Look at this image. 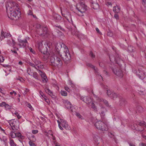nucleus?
I'll return each mask as SVG.
<instances>
[{
  "mask_svg": "<svg viewBox=\"0 0 146 146\" xmlns=\"http://www.w3.org/2000/svg\"><path fill=\"white\" fill-rule=\"evenodd\" d=\"M39 73L41 77L43 78L42 81L43 82H46L48 79L46 76L45 73L40 70H38Z\"/></svg>",
  "mask_w": 146,
  "mask_h": 146,
  "instance_id": "nucleus-12",
  "label": "nucleus"
},
{
  "mask_svg": "<svg viewBox=\"0 0 146 146\" xmlns=\"http://www.w3.org/2000/svg\"><path fill=\"white\" fill-rule=\"evenodd\" d=\"M33 77L35 79L38 80L39 78L38 77V74L36 72H34L33 74Z\"/></svg>",
  "mask_w": 146,
  "mask_h": 146,
  "instance_id": "nucleus-27",
  "label": "nucleus"
},
{
  "mask_svg": "<svg viewBox=\"0 0 146 146\" xmlns=\"http://www.w3.org/2000/svg\"><path fill=\"white\" fill-rule=\"evenodd\" d=\"M38 132V130H34L32 131V133L34 134L37 133Z\"/></svg>",
  "mask_w": 146,
  "mask_h": 146,
  "instance_id": "nucleus-48",
  "label": "nucleus"
},
{
  "mask_svg": "<svg viewBox=\"0 0 146 146\" xmlns=\"http://www.w3.org/2000/svg\"><path fill=\"white\" fill-rule=\"evenodd\" d=\"M53 142L54 145V146H60L58 144V143L56 141H54Z\"/></svg>",
  "mask_w": 146,
  "mask_h": 146,
  "instance_id": "nucleus-51",
  "label": "nucleus"
},
{
  "mask_svg": "<svg viewBox=\"0 0 146 146\" xmlns=\"http://www.w3.org/2000/svg\"><path fill=\"white\" fill-rule=\"evenodd\" d=\"M4 60V59L3 57L1 56H0V62H3Z\"/></svg>",
  "mask_w": 146,
  "mask_h": 146,
  "instance_id": "nucleus-47",
  "label": "nucleus"
},
{
  "mask_svg": "<svg viewBox=\"0 0 146 146\" xmlns=\"http://www.w3.org/2000/svg\"><path fill=\"white\" fill-rule=\"evenodd\" d=\"M10 135L13 138H15L17 136L16 133L13 131H11V132L10 133Z\"/></svg>",
  "mask_w": 146,
  "mask_h": 146,
  "instance_id": "nucleus-28",
  "label": "nucleus"
},
{
  "mask_svg": "<svg viewBox=\"0 0 146 146\" xmlns=\"http://www.w3.org/2000/svg\"><path fill=\"white\" fill-rule=\"evenodd\" d=\"M45 90L46 93H47L51 96H53V94L52 92L48 88H46L45 89Z\"/></svg>",
  "mask_w": 146,
  "mask_h": 146,
  "instance_id": "nucleus-21",
  "label": "nucleus"
},
{
  "mask_svg": "<svg viewBox=\"0 0 146 146\" xmlns=\"http://www.w3.org/2000/svg\"><path fill=\"white\" fill-rule=\"evenodd\" d=\"M63 102L66 107L68 109H70L72 112H73L74 111V107L69 101L67 100H65L63 101Z\"/></svg>",
  "mask_w": 146,
  "mask_h": 146,
  "instance_id": "nucleus-9",
  "label": "nucleus"
},
{
  "mask_svg": "<svg viewBox=\"0 0 146 146\" xmlns=\"http://www.w3.org/2000/svg\"><path fill=\"white\" fill-rule=\"evenodd\" d=\"M76 115L79 119H83L82 116L78 113L76 112Z\"/></svg>",
  "mask_w": 146,
  "mask_h": 146,
  "instance_id": "nucleus-34",
  "label": "nucleus"
},
{
  "mask_svg": "<svg viewBox=\"0 0 146 146\" xmlns=\"http://www.w3.org/2000/svg\"><path fill=\"white\" fill-rule=\"evenodd\" d=\"M64 89L66 90L68 92H70V89L67 86H65L64 87Z\"/></svg>",
  "mask_w": 146,
  "mask_h": 146,
  "instance_id": "nucleus-53",
  "label": "nucleus"
},
{
  "mask_svg": "<svg viewBox=\"0 0 146 146\" xmlns=\"http://www.w3.org/2000/svg\"><path fill=\"white\" fill-rule=\"evenodd\" d=\"M15 115L17 116V118L18 119H20L21 117V116H20L19 115V113L17 112H15V113H14Z\"/></svg>",
  "mask_w": 146,
  "mask_h": 146,
  "instance_id": "nucleus-38",
  "label": "nucleus"
},
{
  "mask_svg": "<svg viewBox=\"0 0 146 146\" xmlns=\"http://www.w3.org/2000/svg\"><path fill=\"white\" fill-rule=\"evenodd\" d=\"M120 10V8L119 7L116 6L113 7V11L115 13H119Z\"/></svg>",
  "mask_w": 146,
  "mask_h": 146,
  "instance_id": "nucleus-20",
  "label": "nucleus"
},
{
  "mask_svg": "<svg viewBox=\"0 0 146 146\" xmlns=\"http://www.w3.org/2000/svg\"><path fill=\"white\" fill-rule=\"evenodd\" d=\"M10 144L11 146H17L16 144L14 143V141L12 139H10Z\"/></svg>",
  "mask_w": 146,
  "mask_h": 146,
  "instance_id": "nucleus-30",
  "label": "nucleus"
},
{
  "mask_svg": "<svg viewBox=\"0 0 146 146\" xmlns=\"http://www.w3.org/2000/svg\"><path fill=\"white\" fill-rule=\"evenodd\" d=\"M128 50L130 52H133L135 50V48L132 46H128Z\"/></svg>",
  "mask_w": 146,
  "mask_h": 146,
  "instance_id": "nucleus-25",
  "label": "nucleus"
},
{
  "mask_svg": "<svg viewBox=\"0 0 146 146\" xmlns=\"http://www.w3.org/2000/svg\"><path fill=\"white\" fill-rule=\"evenodd\" d=\"M91 6L93 9H99V6L98 3L95 2L94 3L93 2H91Z\"/></svg>",
  "mask_w": 146,
  "mask_h": 146,
  "instance_id": "nucleus-17",
  "label": "nucleus"
},
{
  "mask_svg": "<svg viewBox=\"0 0 146 146\" xmlns=\"http://www.w3.org/2000/svg\"><path fill=\"white\" fill-rule=\"evenodd\" d=\"M82 100L88 104H90L92 102L91 99L88 97H86L82 98Z\"/></svg>",
  "mask_w": 146,
  "mask_h": 146,
  "instance_id": "nucleus-14",
  "label": "nucleus"
},
{
  "mask_svg": "<svg viewBox=\"0 0 146 146\" xmlns=\"http://www.w3.org/2000/svg\"><path fill=\"white\" fill-rule=\"evenodd\" d=\"M27 106L29 108L31 111L34 110L33 108L32 107V106L30 103H28L27 105Z\"/></svg>",
  "mask_w": 146,
  "mask_h": 146,
  "instance_id": "nucleus-35",
  "label": "nucleus"
},
{
  "mask_svg": "<svg viewBox=\"0 0 146 146\" xmlns=\"http://www.w3.org/2000/svg\"><path fill=\"white\" fill-rule=\"evenodd\" d=\"M60 93L62 96H66L67 95V93L65 91L61 90L60 92Z\"/></svg>",
  "mask_w": 146,
  "mask_h": 146,
  "instance_id": "nucleus-32",
  "label": "nucleus"
},
{
  "mask_svg": "<svg viewBox=\"0 0 146 146\" xmlns=\"http://www.w3.org/2000/svg\"><path fill=\"white\" fill-rule=\"evenodd\" d=\"M31 141H32L33 142H35L36 140V139L34 135H32L31 137Z\"/></svg>",
  "mask_w": 146,
  "mask_h": 146,
  "instance_id": "nucleus-36",
  "label": "nucleus"
},
{
  "mask_svg": "<svg viewBox=\"0 0 146 146\" xmlns=\"http://www.w3.org/2000/svg\"><path fill=\"white\" fill-rule=\"evenodd\" d=\"M103 102L107 106H108V101L106 100H103Z\"/></svg>",
  "mask_w": 146,
  "mask_h": 146,
  "instance_id": "nucleus-50",
  "label": "nucleus"
},
{
  "mask_svg": "<svg viewBox=\"0 0 146 146\" xmlns=\"http://www.w3.org/2000/svg\"><path fill=\"white\" fill-rule=\"evenodd\" d=\"M52 16L53 19L56 22H58L61 19V17L59 15L56 13H53Z\"/></svg>",
  "mask_w": 146,
  "mask_h": 146,
  "instance_id": "nucleus-13",
  "label": "nucleus"
},
{
  "mask_svg": "<svg viewBox=\"0 0 146 146\" xmlns=\"http://www.w3.org/2000/svg\"><path fill=\"white\" fill-rule=\"evenodd\" d=\"M139 124L140 126H144L146 128V123L144 122H141Z\"/></svg>",
  "mask_w": 146,
  "mask_h": 146,
  "instance_id": "nucleus-31",
  "label": "nucleus"
},
{
  "mask_svg": "<svg viewBox=\"0 0 146 146\" xmlns=\"http://www.w3.org/2000/svg\"><path fill=\"white\" fill-rule=\"evenodd\" d=\"M61 13L62 16L63 17H64L69 22V20L65 16V14L62 13V10H61Z\"/></svg>",
  "mask_w": 146,
  "mask_h": 146,
  "instance_id": "nucleus-54",
  "label": "nucleus"
},
{
  "mask_svg": "<svg viewBox=\"0 0 146 146\" xmlns=\"http://www.w3.org/2000/svg\"><path fill=\"white\" fill-rule=\"evenodd\" d=\"M108 135L111 138H114V135L112 133H110V132L109 133H108Z\"/></svg>",
  "mask_w": 146,
  "mask_h": 146,
  "instance_id": "nucleus-43",
  "label": "nucleus"
},
{
  "mask_svg": "<svg viewBox=\"0 0 146 146\" xmlns=\"http://www.w3.org/2000/svg\"><path fill=\"white\" fill-rule=\"evenodd\" d=\"M28 14L29 15H33V13L31 10H29Z\"/></svg>",
  "mask_w": 146,
  "mask_h": 146,
  "instance_id": "nucleus-58",
  "label": "nucleus"
},
{
  "mask_svg": "<svg viewBox=\"0 0 146 146\" xmlns=\"http://www.w3.org/2000/svg\"><path fill=\"white\" fill-rule=\"evenodd\" d=\"M114 17L117 19H119V16L117 14H115L114 15Z\"/></svg>",
  "mask_w": 146,
  "mask_h": 146,
  "instance_id": "nucleus-57",
  "label": "nucleus"
},
{
  "mask_svg": "<svg viewBox=\"0 0 146 146\" xmlns=\"http://www.w3.org/2000/svg\"><path fill=\"white\" fill-rule=\"evenodd\" d=\"M110 61L112 62H115L117 65H114L111 68L113 73L118 77H122L123 76V73L122 71L121 63L123 62V61L120 59L119 56L118 55V57L115 58L113 55L109 56Z\"/></svg>",
  "mask_w": 146,
  "mask_h": 146,
  "instance_id": "nucleus-3",
  "label": "nucleus"
},
{
  "mask_svg": "<svg viewBox=\"0 0 146 146\" xmlns=\"http://www.w3.org/2000/svg\"><path fill=\"white\" fill-rule=\"evenodd\" d=\"M87 65L88 66H89L90 67L93 68L94 69L95 71L97 73V74L98 75V76H100V77H101L102 79V80H103V78L102 77V76H101V75H100V74H98V69L97 68H96L95 67L93 66V65H92L91 64L89 63L87 64Z\"/></svg>",
  "mask_w": 146,
  "mask_h": 146,
  "instance_id": "nucleus-15",
  "label": "nucleus"
},
{
  "mask_svg": "<svg viewBox=\"0 0 146 146\" xmlns=\"http://www.w3.org/2000/svg\"><path fill=\"white\" fill-rule=\"evenodd\" d=\"M134 72L142 80L145 77V74L141 69H139L137 71V70H134Z\"/></svg>",
  "mask_w": 146,
  "mask_h": 146,
  "instance_id": "nucleus-8",
  "label": "nucleus"
},
{
  "mask_svg": "<svg viewBox=\"0 0 146 146\" xmlns=\"http://www.w3.org/2000/svg\"><path fill=\"white\" fill-rule=\"evenodd\" d=\"M107 93L108 96L113 100H115L118 96L116 94L113 92H111L109 90H107Z\"/></svg>",
  "mask_w": 146,
  "mask_h": 146,
  "instance_id": "nucleus-11",
  "label": "nucleus"
},
{
  "mask_svg": "<svg viewBox=\"0 0 146 146\" xmlns=\"http://www.w3.org/2000/svg\"><path fill=\"white\" fill-rule=\"evenodd\" d=\"M27 72L28 74L31 76H32L33 72H32L30 68H28L27 69Z\"/></svg>",
  "mask_w": 146,
  "mask_h": 146,
  "instance_id": "nucleus-33",
  "label": "nucleus"
},
{
  "mask_svg": "<svg viewBox=\"0 0 146 146\" xmlns=\"http://www.w3.org/2000/svg\"><path fill=\"white\" fill-rule=\"evenodd\" d=\"M142 4L145 7H146V0H142Z\"/></svg>",
  "mask_w": 146,
  "mask_h": 146,
  "instance_id": "nucleus-39",
  "label": "nucleus"
},
{
  "mask_svg": "<svg viewBox=\"0 0 146 146\" xmlns=\"http://www.w3.org/2000/svg\"><path fill=\"white\" fill-rule=\"evenodd\" d=\"M139 145H140L141 146H146V144L143 143H140Z\"/></svg>",
  "mask_w": 146,
  "mask_h": 146,
  "instance_id": "nucleus-62",
  "label": "nucleus"
},
{
  "mask_svg": "<svg viewBox=\"0 0 146 146\" xmlns=\"http://www.w3.org/2000/svg\"><path fill=\"white\" fill-rule=\"evenodd\" d=\"M76 8L78 12L77 14L79 16H83V13H85L87 10V6L83 2H80L78 4L76 5Z\"/></svg>",
  "mask_w": 146,
  "mask_h": 146,
  "instance_id": "nucleus-4",
  "label": "nucleus"
},
{
  "mask_svg": "<svg viewBox=\"0 0 146 146\" xmlns=\"http://www.w3.org/2000/svg\"><path fill=\"white\" fill-rule=\"evenodd\" d=\"M5 108L6 110H8L11 108L10 106L6 103L5 104Z\"/></svg>",
  "mask_w": 146,
  "mask_h": 146,
  "instance_id": "nucleus-37",
  "label": "nucleus"
},
{
  "mask_svg": "<svg viewBox=\"0 0 146 146\" xmlns=\"http://www.w3.org/2000/svg\"><path fill=\"white\" fill-rule=\"evenodd\" d=\"M39 93L41 97L42 98H44L46 96L44 94L43 92L41 91H40L39 92Z\"/></svg>",
  "mask_w": 146,
  "mask_h": 146,
  "instance_id": "nucleus-46",
  "label": "nucleus"
},
{
  "mask_svg": "<svg viewBox=\"0 0 146 146\" xmlns=\"http://www.w3.org/2000/svg\"><path fill=\"white\" fill-rule=\"evenodd\" d=\"M93 138L94 141V143L96 145H98L99 143V142H98V140L100 139V138L98 136L96 135L94 136Z\"/></svg>",
  "mask_w": 146,
  "mask_h": 146,
  "instance_id": "nucleus-18",
  "label": "nucleus"
},
{
  "mask_svg": "<svg viewBox=\"0 0 146 146\" xmlns=\"http://www.w3.org/2000/svg\"><path fill=\"white\" fill-rule=\"evenodd\" d=\"M17 134V137H18L19 138L20 137V135H21V134L20 133H18Z\"/></svg>",
  "mask_w": 146,
  "mask_h": 146,
  "instance_id": "nucleus-63",
  "label": "nucleus"
},
{
  "mask_svg": "<svg viewBox=\"0 0 146 146\" xmlns=\"http://www.w3.org/2000/svg\"><path fill=\"white\" fill-rule=\"evenodd\" d=\"M16 92H15V91H13L12 92H10V94H11V95H12L13 94H14L15 95L16 94Z\"/></svg>",
  "mask_w": 146,
  "mask_h": 146,
  "instance_id": "nucleus-64",
  "label": "nucleus"
},
{
  "mask_svg": "<svg viewBox=\"0 0 146 146\" xmlns=\"http://www.w3.org/2000/svg\"><path fill=\"white\" fill-rule=\"evenodd\" d=\"M6 6L9 18L12 20H17L21 12L17 3L13 2H9L6 4Z\"/></svg>",
  "mask_w": 146,
  "mask_h": 146,
  "instance_id": "nucleus-2",
  "label": "nucleus"
},
{
  "mask_svg": "<svg viewBox=\"0 0 146 146\" xmlns=\"http://www.w3.org/2000/svg\"><path fill=\"white\" fill-rule=\"evenodd\" d=\"M34 62H35L36 67L37 66H39L40 65L42 64H41V63L40 61L36 59L34 61Z\"/></svg>",
  "mask_w": 146,
  "mask_h": 146,
  "instance_id": "nucleus-23",
  "label": "nucleus"
},
{
  "mask_svg": "<svg viewBox=\"0 0 146 146\" xmlns=\"http://www.w3.org/2000/svg\"><path fill=\"white\" fill-rule=\"evenodd\" d=\"M43 98L44 99L45 101L48 104H49L50 103L49 100L47 98L46 96H45L44 98Z\"/></svg>",
  "mask_w": 146,
  "mask_h": 146,
  "instance_id": "nucleus-40",
  "label": "nucleus"
},
{
  "mask_svg": "<svg viewBox=\"0 0 146 146\" xmlns=\"http://www.w3.org/2000/svg\"><path fill=\"white\" fill-rule=\"evenodd\" d=\"M55 27H58V28H59L60 30L64 31V29L62 27H61L60 26H55Z\"/></svg>",
  "mask_w": 146,
  "mask_h": 146,
  "instance_id": "nucleus-52",
  "label": "nucleus"
},
{
  "mask_svg": "<svg viewBox=\"0 0 146 146\" xmlns=\"http://www.w3.org/2000/svg\"><path fill=\"white\" fill-rule=\"evenodd\" d=\"M18 40L19 43V45L20 46H22L23 47H25L28 44V42L27 38H25L24 40L18 39Z\"/></svg>",
  "mask_w": 146,
  "mask_h": 146,
  "instance_id": "nucleus-10",
  "label": "nucleus"
},
{
  "mask_svg": "<svg viewBox=\"0 0 146 146\" xmlns=\"http://www.w3.org/2000/svg\"><path fill=\"white\" fill-rule=\"evenodd\" d=\"M9 123L12 129L14 131L17 130L19 128V123L18 121H16L13 119L9 121Z\"/></svg>",
  "mask_w": 146,
  "mask_h": 146,
  "instance_id": "nucleus-7",
  "label": "nucleus"
},
{
  "mask_svg": "<svg viewBox=\"0 0 146 146\" xmlns=\"http://www.w3.org/2000/svg\"><path fill=\"white\" fill-rule=\"evenodd\" d=\"M5 35H6L5 33H4L3 31H2L0 38V40H2L3 39L5 38L6 36Z\"/></svg>",
  "mask_w": 146,
  "mask_h": 146,
  "instance_id": "nucleus-24",
  "label": "nucleus"
},
{
  "mask_svg": "<svg viewBox=\"0 0 146 146\" xmlns=\"http://www.w3.org/2000/svg\"><path fill=\"white\" fill-rule=\"evenodd\" d=\"M6 33V35H5L6 36L5 37H8L10 35V34L9 33Z\"/></svg>",
  "mask_w": 146,
  "mask_h": 146,
  "instance_id": "nucleus-59",
  "label": "nucleus"
},
{
  "mask_svg": "<svg viewBox=\"0 0 146 146\" xmlns=\"http://www.w3.org/2000/svg\"><path fill=\"white\" fill-rule=\"evenodd\" d=\"M100 114L101 116V118L102 119H104V115H105V113H104V111L102 112Z\"/></svg>",
  "mask_w": 146,
  "mask_h": 146,
  "instance_id": "nucleus-44",
  "label": "nucleus"
},
{
  "mask_svg": "<svg viewBox=\"0 0 146 146\" xmlns=\"http://www.w3.org/2000/svg\"><path fill=\"white\" fill-rule=\"evenodd\" d=\"M6 103L5 102H2L0 104V107H3L5 106V105Z\"/></svg>",
  "mask_w": 146,
  "mask_h": 146,
  "instance_id": "nucleus-49",
  "label": "nucleus"
},
{
  "mask_svg": "<svg viewBox=\"0 0 146 146\" xmlns=\"http://www.w3.org/2000/svg\"><path fill=\"white\" fill-rule=\"evenodd\" d=\"M96 31L99 34H101V33L100 32L99 29L97 28L96 29Z\"/></svg>",
  "mask_w": 146,
  "mask_h": 146,
  "instance_id": "nucleus-60",
  "label": "nucleus"
},
{
  "mask_svg": "<svg viewBox=\"0 0 146 146\" xmlns=\"http://www.w3.org/2000/svg\"><path fill=\"white\" fill-rule=\"evenodd\" d=\"M57 122L58 123V127L62 130H63V128L66 130L70 129V127L68 125L67 123L64 120L61 119L60 120H58Z\"/></svg>",
  "mask_w": 146,
  "mask_h": 146,
  "instance_id": "nucleus-6",
  "label": "nucleus"
},
{
  "mask_svg": "<svg viewBox=\"0 0 146 146\" xmlns=\"http://www.w3.org/2000/svg\"><path fill=\"white\" fill-rule=\"evenodd\" d=\"M72 33L73 35H75L76 36H77V37L80 39L82 38V36L83 35L78 32H76L75 33H73L72 32Z\"/></svg>",
  "mask_w": 146,
  "mask_h": 146,
  "instance_id": "nucleus-22",
  "label": "nucleus"
},
{
  "mask_svg": "<svg viewBox=\"0 0 146 146\" xmlns=\"http://www.w3.org/2000/svg\"><path fill=\"white\" fill-rule=\"evenodd\" d=\"M90 103L91 104V106L92 108L94 110L96 111L97 110V108L95 104L93 102H91Z\"/></svg>",
  "mask_w": 146,
  "mask_h": 146,
  "instance_id": "nucleus-29",
  "label": "nucleus"
},
{
  "mask_svg": "<svg viewBox=\"0 0 146 146\" xmlns=\"http://www.w3.org/2000/svg\"><path fill=\"white\" fill-rule=\"evenodd\" d=\"M29 144L30 146H36L35 144L33 142L31 141H30L29 142Z\"/></svg>",
  "mask_w": 146,
  "mask_h": 146,
  "instance_id": "nucleus-41",
  "label": "nucleus"
},
{
  "mask_svg": "<svg viewBox=\"0 0 146 146\" xmlns=\"http://www.w3.org/2000/svg\"><path fill=\"white\" fill-rule=\"evenodd\" d=\"M59 46L61 47H63L64 50L63 53V56L60 54V49L57 48V46H56V50L54 51H52L49 52L48 49L46 48V50H44L42 48V44L41 42L38 44V46L39 51L44 54L43 56L45 59H47L50 57L51 62L58 65H61L62 62L60 58H62L64 61L66 62L69 61L71 59V55L67 47L64 43H60Z\"/></svg>",
  "mask_w": 146,
  "mask_h": 146,
  "instance_id": "nucleus-1",
  "label": "nucleus"
},
{
  "mask_svg": "<svg viewBox=\"0 0 146 146\" xmlns=\"http://www.w3.org/2000/svg\"><path fill=\"white\" fill-rule=\"evenodd\" d=\"M94 125L97 129L100 130L106 131L108 130L107 125L101 121L96 122Z\"/></svg>",
  "mask_w": 146,
  "mask_h": 146,
  "instance_id": "nucleus-5",
  "label": "nucleus"
},
{
  "mask_svg": "<svg viewBox=\"0 0 146 146\" xmlns=\"http://www.w3.org/2000/svg\"><path fill=\"white\" fill-rule=\"evenodd\" d=\"M29 49L30 51L33 54L35 53V52L33 50V49L31 48L30 47L29 48Z\"/></svg>",
  "mask_w": 146,
  "mask_h": 146,
  "instance_id": "nucleus-56",
  "label": "nucleus"
},
{
  "mask_svg": "<svg viewBox=\"0 0 146 146\" xmlns=\"http://www.w3.org/2000/svg\"><path fill=\"white\" fill-rule=\"evenodd\" d=\"M89 55L92 58L95 57V55L91 51L90 52Z\"/></svg>",
  "mask_w": 146,
  "mask_h": 146,
  "instance_id": "nucleus-45",
  "label": "nucleus"
},
{
  "mask_svg": "<svg viewBox=\"0 0 146 146\" xmlns=\"http://www.w3.org/2000/svg\"><path fill=\"white\" fill-rule=\"evenodd\" d=\"M29 64L30 66H32L33 67H34L36 69L38 70L39 68H42L44 67L43 64L40 65L39 66H37V67L35 64L30 62Z\"/></svg>",
  "mask_w": 146,
  "mask_h": 146,
  "instance_id": "nucleus-16",
  "label": "nucleus"
},
{
  "mask_svg": "<svg viewBox=\"0 0 146 146\" xmlns=\"http://www.w3.org/2000/svg\"><path fill=\"white\" fill-rule=\"evenodd\" d=\"M17 80H20L21 82H23L24 81L23 79L21 77H19Z\"/></svg>",
  "mask_w": 146,
  "mask_h": 146,
  "instance_id": "nucleus-55",
  "label": "nucleus"
},
{
  "mask_svg": "<svg viewBox=\"0 0 146 146\" xmlns=\"http://www.w3.org/2000/svg\"><path fill=\"white\" fill-rule=\"evenodd\" d=\"M29 89L27 88H25V90L23 93V94L25 95L27 94V93L29 92Z\"/></svg>",
  "mask_w": 146,
  "mask_h": 146,
  "instance_id": "nucleus-42",
  "label": "nucleus"
},
{
  "mask_svg": "<svg viewBox=\"0 0 146 146\" xmlns=\"http://www.w3.org/2000/svg\"><path fill=\"white\" fill-rule=\"evenodd\" d=\"M42 31H43V33L42 34H41V35H44L47 33V29L46 27L43 28Z\"/></svg>",
  "mask_w": 146,
  "mask_h": 146,
  "instance_id": "nucleus-26",
  "label": "nucleus"
},
{
  "mask_svg": "<svg viewBox=\"0 0 146 146\" xmlns=\"http://www.w3.org/2000/svg\"><path fill=\"white\" fill-rule=\"evenodd\" d=\"M11 51L12 52L15 54L17 55H18V54L17 53L16 50H11Z\"/></svg>",
  "mask_w": 146,
  "mask_h": 146,
  "instance_id": "nucleus-61",
  "label": "nucleus"
},
{
  "mask_svg": "<svg viewBox=\"0 0 146 146\" xmlns=\"http://www.w3.org/2000/svg\"><path fill=\"white\" fill-rule=\"evenodd\" d=\"M139 125V127L140 126ZM138 127L139 126L136 124H133V125L131 126V128L133 130H135L137 131H143V129L141 130L139 129L138 128Z\"/></svg>",
  "mask_w": 146,
  "mask_h": 146,
  "instance_id": "nucleus-19",
  "label": "nucleus"
}]
</instances>
